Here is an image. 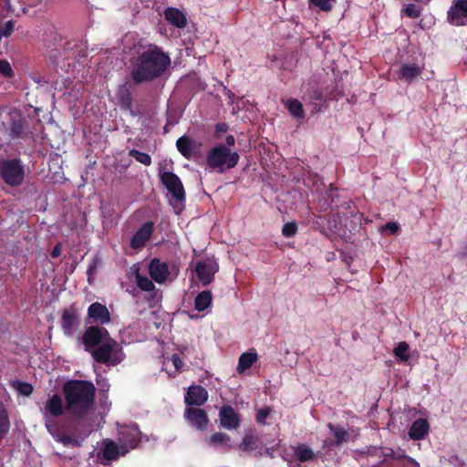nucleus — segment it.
Returning a JSON list of instances; mask_svg holds the SVG:
<instances>
[{"instance_id": "obj_43", "label": "nucleus", "mask_w": 467, "mask_h": 467, "mask_svg": "<svg viewBox=\"0 0 467 467\" xmlns=\"http://www.w3.org/2000/svg\"><path fill=\"white\" fill-rule=\"evenodd\" d=\"M53 432H54V435H52V436L54 438H56L57 441H61L64 445H69L72 442H74V441L71 438H69L67 436L61 437L59 434H57L55 426H53Z\"/></svg>"}, {"instance_id": "obj_25", "label": "nucleus", "mask_w": 467, "mask_h": 467, "mask_svg": "<svg viewBox=\"0 0 467 467\" xmlns=\"http://www.w3.org/2000/svg\"><path fill=\"white\" fill-rule=\"evenodd\" d=\"M257 360V354L254 351H248L243 353L238 360L237 371L244 373L246 369L250 368Z\"/></svg>"}, {"instance_id": "obj_2", "label": "nucleus", "mask_w": 467, "mask_h": 467, "mask_svg": "<svg viewBox=\"0 0 467 467\" xmlns=\"http://www.w3.org/2000/svg\"><path fill=\"white\" fill-rule=\"evenodd\" d=\"M170 58L157 47L150 46L139 56L132 72L136 82L150 80L160 76L169 66Z\"/></svg>"}, {"instance_id": "obj_21", "label": "nucleus", "mask_w": 467, "mask_h": 467, "mask_svg": "<svg viewBox=\"0 0 467 467\" xmlns=\"http://www.w3.org/2000/svg\"><path fill=\"white\" fill-rule=\"evenodd\" d=\"M102 454L105 460H117L119 456L125 455L127 452L122 451V444L118 445L111 440H104L102 442Z\"/></svg>"}, {"instance_id": "obj_1", "label": "nucleus", "mask_w": 467, "mask_h": 467, "mask_svg": "<svg viewBox=\"0 0 467 467\" xmlns=\"http://www.w3.org/2000/svg\"><path fill=\"white\" fill-rule=\"evenodd\" d=\"M67 408L76 418L89 415L94 409L95 387L82 380H70L64 385Z\"/></svg>"}, {"instance_id": "obj_13", "label": "nucleus", "mask_w": 467, "mask_h": 467, "mask_svg": "<svg viewBox=\"0 0 467 467\" xmlns=\"http://www.w3.org/2000/svg\"><path fill=\"white\" fill-rule=\"evenodd\" d=\"M220 425L228 431H236L240 427V416L230 406H223L219 411Z\"/></svg>"}, {"instance_id": "obj_41", "label": "nucleus", "mask_w": 467, "mask_h": 467, "mask_svg": "<svg viewBox=\"0 0 467 467\" xmlns=\"http://www.w3.org/2000/svg\"><path fill=\"white\" fill-rule=\"evenodd\" d=\"M270 414V409L268 407L260 409L256 413V420L259 423H264Z\"/></svg>"}, {"instance_id": "obj_29", "label": "nucleus", "mask_w": 467, "mask_h": 467, "mask_svg": "<svg viewBox=\"0 0 467 467\" xmlns=\"http://www.w3.org/2000/svg\"><path fill=\"white\" fill-rule=\"evenodd\" d=\"M285 107L293 117L296 119H304L305 114L303 106L299 100L296 99H290L285 102Z\"/></svg>"}, {"instance_id": "obj_40", "label": "nucleus", "mask_w": 467, "mask_h": 467, "mask_svg": "<svg viewBox=\"0 0 467 467\" xmlns=\"http://www.w3.org/2000/svg\"><path fill=\"white\" fill-rule=\"evenodd\" d=\"M16 389L20 394L24 396H29L33 391V388L30 384L21 382L17 383Z\"/></svg>"}, {"instance_id": "obj_47", "label": "nucleus", "mask_w": 467, "mask_h": 467, "mask_svg": "<svg viewBox=\"0 0 467 467\" xmlns=\"http://www.w3.org/2000/svg\"><path fill=\"white\" fill-rule=\"evenodd\" d=\"M314 99L316 100H319L322 99V94L320 91L318 90H315L314 93H313V97H312Z\"/></svg>"}, {"instance_id": "obj_48", "label": "nucleus", "mask_w": 467, "mask_h": 467, "mask_svg": "<svg viewBox=\"0 0 467 467\" xmlns=\"http://www.w3.org/2000/svg\"><path fill=\"white\" fill-rule=\"evenodd\" d=\"M60 254V248L58 246H56L54 249H53V252H52V256L53 257H57Z\"/></svg>"}, {"instance_id": "obj_20", "label": "nucleus", "mask_w": 467, "mask_h": 467, "mask_svg": "<svg viewBox=\"0 0 467 467\" xmlns=\"http://www.w3.org/2000/svg\"><path fill=\"white\" fill-rule=\"evenodd\" d=\"M291 451L293 452V460L300 462H313L318 457L317 452H315L312 448L303 443L291 447Z\"/></svg>"}, {"instance_id": "obj_9", "label": "nucleus", "mask_w": 467, "mask_h": 467, "mask_svg": "<svg viewBox=\"0 0 467 467\" xmlns=\"http://www.w3.org/2000/svg\"><path fill=\"white\" fill-rule=\"evenodd\" d=\"M64 410L62 398L58 395H53L47 400L43 413L46 419V427L51 435H54L53 426L55 425L50 420V416H60L64 412Z\"/></svg>"}, {"instance_id": "obj_30", "label": "nucleus", "mask_w": 467, "mask_h": 467, "mask_svg": "<svg viewBox=\"0 0 467 467\" xmlns=\"http://www.w3.org/2000/svg\"><path fill=\"white\" fill-rule=\"evenodd\" d=\"M394 355L396 358H400L402 362H407L410 356L409 354V345L408 343L402 341L398 344V346L394 348Z\"/></svg>"}, {"instance_id": "obj_39", "label": "nucleus", "mask_w": 467, "mask_h": 467, "mask_svg": "<svg viewBox=\"0 0 467 467\" xmlns=\"http://www.w3.org/2000/svg\"><path fill=\"white\" fill-rule=\"evenodd\" d=\"M404 13L406 14V16H408L409 17H411V18H416L418 16H420V9H418L416 7L415 5L413 4H410L408 5L405 9H404Z\"/></svg>"}, {"instance_id": "obj_16", "label": "nucleus", "mask_w": 467, "mask_h": 467, "mask_svg": "<svg viewBox=\"0 0 467 467\" xmlns=\"http://www.w3.org/2000/svg\"><path fill=\"white\" fill-rule=\"evenodd\" d=\"M153 233V223H145L133 235L130 245L133 249L142 248Z\"/></svg>"}, {"instance_id": "obj_32", "label": "nucleus", "mask_w": 467, "mask_h": 467, "mask_svg": "<svg viewBox=\"0 0 467 467\" xmlns=\"http://www.w3.org/2000/svg\"><path fill=\"white\" fill-rule=\"evenodd\" d=\"M170 365H171L174 368L175 372H177L182 369L183 362L178 355H173L171 358H167L163 362V367L166 370H168Z\"/></svg>"}, {"instance_id": "obj_19", "label": "nucleus", "mask_w": 467, "mask_h": 467, "mask_svg": "<svg viewBox=\"0 0 467 467\" xmlns=\"http://www.w3.org/2000/svg\"><path fill=\"white\" fill-rule=\"evenodd\" d=\"M208 399L207 390L201 386H192L188 389L185 395V402L188 405L201 406L206 402Z\"/></svg>"}, {"instance_id": "obj_12", "label": "nucleus", "mask_w": 467, "mask_h": 467, "mask_svg": "<svg viewBox=\"0 0 467 467\" xmlns=\"http://www.w3.org/2000/svg\"><path fill=\"white\" fill-rule=\"evenodd\" d=\"M448 21L453 26L467 23V0H455L448 11Z\"/></svg>"}, {"instance_id": "obj_45", "label": "nucleus", "mask_w": 467, "mask_h": 467, "mask_svg": "<svg viewBox=\"0 0 467 467\" xmlns=\"http://www.w3.org/2000/svg\"><path fill=\"white\" fill-rule=\"evenodd\" d=\"M406 467H420L419 462L410 458V457H406V464H405Z\"/></svg>"}, {"instance_id": "obj_44", "label": "nucleus", "mask_w": 467, "mask_h": 467, "mask_svg": "<svg viewBox=\"0 0 467 467\" xmlns=\"http://www.w3.org/2000/svg\"><path fill=\"white\" fill-rule=\"evenodd\" d=\"M14 30V23L12 21H7L4 26L0 29V32L3 36H8Z\"/></svg>"}, {"instance_id": "obj_4", "label": "nucleus", "mask_w": 467, "mask_h": 467, "mask_svg": "<svg viewBox=\"0 0 467 467\" xmlns=\"http://www.w3.org/2000/svg\"><path fill=\"white\" fill-rule=\"evenodd\" d=\"M161 182L165 185L171 194V203L176 213L182 210V202L184 201V189L180 178L172 172L161 170L160 171Z\"/></svg>"}, {"instance_id": "obj_8", "label": "nucleus", "mask_w": 467, "mask_h": 467, "mask_svg": "<svg viewBox=\"0 0 467 467\" xmlns=\"http://www.w3.org/2000/svg\"><path fill=\"white\" fill-rule=\"evenodd\" d=\"M108 331L103 327H89L85 331L82 341L88 351H91L95 347L104 345L106 341L110 340Z\"/></svg>"}, {"instance_id": "obj_49", "label": "nucleus", "mask_w": 467, "mask_h": 467, "mask_svg": "<svg viewBox=\"0 0 467 467\" xmlns=\"http://www.w3.org/2000/svg\"><path fill=\"white\" fill-rule=\"evenodd\" d=\"M329 442L327 441H325V446H328Z\"/></svg>"}, {"instance_id": "obj_35", "label": "nucleus", "mask_w": 467, "mask_h": 467, "mask_svg": "<svg viewBox=\"0 0 467 467\" xmlns=\"http://www.w3.org/2000/svg\"><path fill=\"white\" fill-rule=\"evenodd\" d=\"M311 4L323 11H329L336 0H310Z\"/></svg>"}, {"instance_id": "obj_18", "label": "nucleus", "mask_w": 467, "mask_h": 467, "mask_svg": "<svg viewBox=\"0 0 467 467\" xmlns=\"http://www.w3.org/2000/svg\"><path fill=\"white\" fill-rule=\"evenodd\" d=\"M79 325L78 315L74 309H67L64 311L61 318V327L64 334L72 336Z\"/></svg>"}, {"instance_id": "obj_15", "label": "nucleus", "mask_w": 467, "mask_h": 467, "mask_svg": "<svg viewBox=\"0 0 467 467\" xmlns=\"http://www.w3.org/2000/svg\"><path fill=\"white\" fill-rule=\"evenodd\" d=\"M88 317L94 323L101 325L110 321V315L108 308L100 303H93L88 308Z\"/></svg>"}, {"instance_id": "obj_46", "label": "nucleus", "mask_w": 467, "mask_h": 467, "mask_svg": "<svg viewBox=\"0 0 467 467\" xmlns=\"http://www.w3.org/2000/svg\"><path fill=\"white\" fill-rule=\"evenodd\" d=\"M225 141H226V144H227V145H229V146H234V143H235V139H234V137L233 135H228V136L226 137Z\"/></svg>"}, {"instance_id": "obj_42", "label": "nucleus", "mask_w": 467, "mask_h": 467, "mask_svg": "<svg viewBox=\"0 0 467 467\" xmlns=\"http://www.w3.org/2000/svg\"><path fill=\"white\" fill-rule=\"evenodd\" d=\"M0 74L5 77H10L12 75L11 66L5 60H0Z\"/></svg>"}, {"instance_id": "obj_17", "label": "nucleus", "mask_w": 467, "mask_h": 467, "mask_svg": "<svg viewBox=\"0 0 467 467\" xmlns=\"http://www.w3.org/2000/svg\"><path fill=\"white\" fill-rule=\"evenodd\" d=\"M207 445L215 450L227 451L233 448L231 438L227 433L215 432L205 440Z\"/></svg>"}, {"instance_id": "obj_33", "label": "nucleus", "mask_w": 467, "mask_h": 467, "mask_svg": "<svg viewBox=\"0 0 467 467\" xmlns=\"http://www.w3.org/2000/svg\"><path fill=\"white\" fill-rule=\"evenodd\" d=\"M130 156H132L137 161L144 164V165H150L151 163V158L149 154L140 152L136 150H130Z\"/></svg>"}, {"instance_id": "obj_22", "label": "nucleus", "mask_w": 467, "mask_h": 467, "mask_svg": "<svg viewBox=\"0 0 467 467\" xmlns=\"http://www.w3.org/2000/svg\"><path fill=\"white\" fill-rule=\"evenodd\" d=\"M430 425L425 419H418L416 420L409 431V436L413 441H420L425 438V436L429 433Z\"/></svg>"}, {"instance_id": "obj_34", "label": "nucleus", "mask_w": 467, "mask_h": 467, "mask_svg": "<svg viewBox=\"0 0 467 467\" xmlns=\"http://www.w3.org/2000/svg\"><path fill=\"white\" fill-rule=\"evenodd\" d=\"M137 283L139 287L143 291H152L154 289V285L151 280H150L148 277L140 276V275H137Z\"/></svg>"}, {"instance_id": "obj_7", "label": "nucleus", "mask_w": 467, "mask_h": 467, "mask_svg": "<svg viewBox=\"0 0 467 467\" xmlns=\"http://www.w3.org/2000/svg\"><path fill=\"white\" fill-rule=\"evenodd\" d=\"M140 431L135 424L123 425L119 429V442L122 444L123 452H129L135 449L140 441Z\"/></svg>"}, {"instance_id": "obj_14", "label": "nucleus", "mask_w": 467, "mask_h": 467, "mask_svg": "<svg viewBox=\"0 0 467 467\" xmlns=\"http://www.w3.org/2000/svg\"><path fill=\"white\" fill-rule=\"evenodd\" d=\"M185 418L189 423L199 431H204L208 427L209 419L202 409L190 408L185 410Z\"/></svg>"}, {"instance_id": "obj_26", "label": "nucleus", "mask_w": 467, "mask_h": 467, "mask_svg": "<svg viewBox=\"0 0 467 467\" xmlns=\"http://www.w3.org/2000/svg\"><path fill=\"white\" fill-rule=\"evenodd\" d=\"M213 296L209 290H205L198 294L194 300V307L197 311L206 310L212 304Z\"/></svg>"}, {"instance_id": "obj_36", "label": "nucleus", "mask_w": 467, "mask_h": 467, "mask_svg": "<svg viewBox=\"0 0 467 467\" xmlns=\"http://www.w3.org/2000/svg\"><path fill=\"white\" fill-rule=\"evenodd\" d=\"M297 231V225L296 223H286L284 224L282 228V234L285 237H292L296 234Z\"/></svg>"}, {"instance_id": "obj_3", "label": "nucleus", "mask_w": 467, "mask_h": 467, "mask_svg": "<svg viewBox=\"0 0 467 467\" xmlns=\"http://www.w3.org/2000/svg\"><path fill=\"white\" fill-rule=\"evenodd\" d=\"M239 158L236 151H233L223 144H219L209 150L206 161L210 169L222 173L234 168Z\"/></svg>"}, {"instance_id": "obj_6", "label": "nucleus", "mask_w": 467, "mask_h": 467, "mask_svg": "<svg viewBox=\"0 0 467 467\" xmlns=\"http://www.w3.org/2000/svg\"><path fill=\"white\" fill-rule=\"evenodd\" d=\"M149 273L153 281L163 284L174 280L177 277L178 270L174 266L170 268L165 262L154 258L149 265Z\"/></svg>"}, {"instance_id": "obj_27", "label": "nucleus", "mask_w": 467, "mask_h": 467, "mask_svg": "<svg viewBox=\"0 0 467 467\" xmlns=\"http://www.w3.org/2000/svg\"><path fill=\"white\" fill-rule=\"evenodd\" d=\"M257 448V436L253 431H247L243 437L239 449L244 451H252Z\"/></svg>"}, {"instance_id": "obj_31", "label": "nucleus", "mask_w": 467, "mask_h": 467, "mask_svg": "<svg viewBox=\"0 0 467 467\" xmlns=\"http://www.w3.org/2000/svg\"><path fill=\"white\" fill-rule=\"evenodd\" d=\"M328 428L330 429V431L333 433L337 444L348 441V433L345 429L338 426H334L332 424H328Z\"/></svg>"}, {"instance_id": "obj_5", "label": "nucleus", "mask_w": 467, "mask_h": 467, "mask_svg": "<svg viewBox=\"0 0 467 467\" xmlns=\"http://www.w3.org/2000/svg\"><path fill=\"white\" fill-rule=\"evenodd\" d=\"M92 357L98 362L107 366H116L124 358V353L117 341L108 340L104 345L99 346L91 351Z\"/></svg>"}, {"instance_id": "obj_24", "label": "nucleus", "mask_w": 467, "mask_h": 467, "mask_svg": "<svg viewBox=\"0 0 467 467\" xmlns=\"http://www.w3.org/2000/svg\"><path fill=\"white\" fill-rule=\"evenodd\" d=\"M422 72V67L417 64H404L400 70V78L406 82H411Z\"/></svg>"}, {"instance_id": "obj_10", "label": "nucleus", "mask_w": 467, "mask_h": 467, "mask_svg": "<svg viewBox=\"0 0 467 467\" xmlns=\"http://www.w3.org/2000/svg\"><path fill=\"white\" fill-rule=\"evenodd\" d=\"M1 174L4 181L11 186L19 185L24 178V171L16 161L3 162L1 166Z\"/></svg>"}, {"instance_id": "obj_11", "label": "nucleus", "mask_w": 467, "mask_h": 467, "mask_svg": "<svg viewBox=\"0 0 467 467\" xmlns=\"http://www.w3.org/2000/svg\"><path fill=\"white\" fill-rule=\"evenodd\" d=\"M217 271L218 265L213 258L201 259L195 265L197 277L203 285L212 283Z\"/></svg>"}, {"instance_id": "obj_37", "label": "nucleus", "mask_w": 467, "mask_h": 467, "mask_svg": "<svg viewBox=\"0 0 467 467\" xmlns=\"http://www.w3.org/2000/svg\"><path fill=\"white\" fill-rule=\"evenodd\" d=\"M400 227L397 223L395 222H389L383 226L380 227V233H386L388 232L390 234H394L398 233Z\"/></svg>"}, {"instance_id": "obj_28", "label": "nucleus", "mask_w": 467, "mask_h": 467, "mask_svg": "<svg viewBox=\"0 0 467 467\" xmlns=\"http://www.w3.org/2000/svg\"><path fill=\"white\" fill-rule=\"evenodd\" d=\"M176 146L178 150L186 158H191L193 153V142L186 136L181 137Z\"/></svg>"}, {"instance_id": "obj_23", "label": "nucleus", "mask_w": 467, "mask_h": 467, "mask_svg": "<svg viewBox=\"0 0 467 467\" xmlns=\"http://www.w3.org/2000/svg\"><path fill=\"white\" fill-rule=\"evenodd\" d=\"M164 15L168 22L179 28L184 27L187 24L186 16L177 8H167Z\"/></svg>"}, {"instance_id": "obj_38", "label": "nucleus", "mask_w": 467, "mask_h": 467, "mask_svg": "<svg viewBox=\"0 0 467 467\" xmlns=\"http://www.w3.org/2000/svg\"><path fill=\"white\" fill-rule=\"evenodd\" d=\"M119 93L121 94L120 98V105L124 108H130V99L129 98V92L128 89L125 87H121L119 89Z\"/></svg>"}]
</instances>
